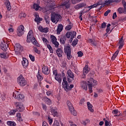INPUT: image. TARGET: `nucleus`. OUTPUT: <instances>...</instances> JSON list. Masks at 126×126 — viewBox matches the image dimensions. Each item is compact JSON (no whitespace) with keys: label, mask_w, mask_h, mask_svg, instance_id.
<instances>
[{"label":"nucleus","mask_w":126,"mask_h":126,"mask_svg":"<svg viewBox=\"0 0 126 126\" xmlns=\"http://www.w3.org/2000/svg\"><path fill=\"white\" fill-rule=\"evenodd\" d=\"M50 39L53 44L55 46V47L59 48L60 44L59 43V42L57 41V37L54 35H51Z\"/></svg>","instance_id":"14"},{"label":"nucleus","mask_w":126,"mask_h":126,"mask_svg":"<svg viewBox=\"0 0 126 126\" xmlns=\"http://www.w3.org/2000/svg\"><path fill=\"white\" fill-rule=\"evenodd\" d=\"M108 4H110V3H112V2H120L121 1V0H107Z\"/></svg>","instance_id":"38"},{"label":"nucleus","mask_w":126,"mask_h":126,"mask_svg":"<svg viewBox=\"0 0 126 126\" xmlns=\"http://www.w3.org/2000/svg\"><path fill=\"white\" fill-rule=\"evenodd\" d=\"M103 121L105 122V126H110V122H109V121L106 120V119H104Z\"/></svg>","instance_id":"53"},{"label":"nucleus","mask_w":126,"mask_h":126,"mask_svg":"<svg viewBox=\"0 0 126 126\" xmlns=\"http://www.w3.org/2000/svg\"><path fill=\"white\" fill-rule=\"evenodd\" d=\"M60 18H61V15H60V14H56L55 13L51 14V21L53 23H56V24H57V23L59 22Z\"/></svg>","instance_id":"6"},{"label":"nucleus","mask_w":126,"mask_h":126,"mask_svg":"<svg viewBox=\"0 0 126 126\" xmlns=\"http://www.w3.org/2000/svg\"><path fill=\"white\" fill-rule=\"evenodd\" d=\"M86 5V4L84 3H79L76 6H75V8L76 9H79V8H81V7H84V6H85Z\"/></svg>","instance_id":"27"},{"label":"nucleus","mask_w":126,"mask_h":126,"mask_svg":"<svg viewBox=\"0 0 126 126\" xmlns=\"http://www.w3.org/2000/svg\"><path fill=\"white\" fill-rule=\"evenodd\" d=\"M71 28H72V25H69L65 27V29L67 31H69V30H70V29H71Z\"/></svg>","instance_id":"49"},{"label":"nucleus","mask_w":126,"mask_h":126,"mask_svg":"<svg viewBox=\"0 0 126 126\" xmlns=\"http://www.w3.org/2000/svg\"><path fill=\"white\" fill-rule=\"evenodd\" d=\"M96 6L98 5H108V0H99L96 3Z\"/></svg>","instance_id":"15"},{"label":"nucleus","mask_w":126,"mask_h":126,"mask_svg":"<svg viewBox=\"0 0 126 126\" xmlns=\"http://www.w3.org/2000/svg\"><path fill=\"white\" fill-rule=\"evenodd\" d=\"M118 55H119V50L116 51L113 54L111 58L112 61H114V60L117 58V57H118Z\"/></svg>","instance_id":"35"},{"label":"nucleus","mask_w":126,"mask_h":126,"mask_svg":"<svg viewBox=\"0 0 126 126\" xmlns=\"http://www.w3.org/2000/svg\"><path fill=\"white\" fill-rule=\"evenodd\" d=\"M15 53L16 55H19L22 52L23 48L19 43H16L14 46Z\"/></svg>","instance_id":"11"},{"label":"nucleus","mask_w":126,"mask_h":126,"mask_svg":"<svg viewBox=\"0 0 126 126\" xmlns=\"http://www.w3.org/2000/svg\"><path fill=\"white\" fill-rule=\"evenodd\" d=\"M45 20L46 21V23L47 24H50V17H49L48 16H45Z\"/></svg>","instance_id":"45"},{"label":"nucleus","mask_w":126,"mask_h":126,"mask_svg":"<svg viewBox=\"0 0 126 126\" xmlns=\"http://www.w3.org/2000/svg\"><path fill=\"white\" fill-rule=\"evenodd\" d=\"M34 20L35 22H36L37 24H39V23H40V21H42V18H40V17H39V14L37 13H34Z\"/></svg>","instance_id":"20"},{"label":"nucleus","mask_w":126,"mask_h":126,"mask_svg":"<svg viewBox=\"0 0 126 126\" xmlns=\"http://www.w3.org/2000/svg\"><path fill=\"white\" fill-rule=\"evenodd\" d=\"M88 42L89 43H91V44L94 45V46H96V42H95V40H93L92 39H89L88 40Z\"/></svg>","instance_id":"43"},{"label":"nucleus","mask_w":126,"mask_h":126,"mask_svg":"<svg viewBox=\"0 0 126 126\" xmlns=\"http://www.w3.org/2000/svg\"><path fill=\"white\" fill-rule=\"evenodd\" d=\"M17 82L18 84H20V86H25L27 85V81L25 80V78L23 77L22 75H20L17 78Z\"/></svg>","instance_id":"7"},{"label":"nucleus","mask_w":126,"mask_h":126,"mask_svg":"<svg viewBox=\"0 0 126 126\" xmlns=\"http://www.w3.org/2000/svg\"><path fill=\"white\" fill-rule=\"evenodd\" d=\"M107 26V24L105 22L101 24V28L104 29L106 28V26Z\"/></svg>","instance_id":"57"},{"label":"nucleus","mask_w":126,"mask_h":126,"mask_svg":"<svg viewBox=\"0 0 126 126\" xmlns=\"http://www.w3.org/2000/svg\"><path fill=\"white\" fill-rule=\"evenodd\" d=\"M48 121L49 125H52V124L53 123V119H52V118H51L50 116H48Z\"/></svg>","instance_id":"48"},{"label":"nucleus","mask_w":126,"mask_h":126,"mask_svg":"<svg viewBox=\"0 0 126 126\" xmlns=\"http://www.w3.org/2000/svg\"><path fill=\"white\" fill-rule=\"evenodd\" d=\"M63 26L62 24H59L58 26V28L57 30L58 35H60L61 34V32L63 31Z\"/></svg>","instance_id":"24"},{"label":"nucleus","mask_w":126,"mask_h":126,"mask_svg":"<svg viewBox=\"0 0 126 126\" xmlns=\"http://www.w3.org/2000/svg\"><path fill=\"white\" fill-rule=\"evenodd\" d=\"M84 102H85V100L84 98H82L79 102V104L80 105H83Z\"/></svg>","instance_id":"58"},{"label":"nucleus","mask_w":126,"mask_h":126,"mask_svg":"<svg viewBox=\"0 0 126 126\" xmlns=\"http://www.w3.org/2000/svg\"><path fill=\"white\" fill-rule=\"evenodd\" d=\"M7 125L9 126H16V123H15L14 121H9L7 122Z\"/></svg>","instance_id":"28"},{"label":"nucleus","mask_w":126,"mask_h":126,"mask_svg":"<svg viewBox=\"0 0 126 126\" xmlns=\"http://www.w3.org/2000/svg\"><path fill=\"white\" fill-rule=\"evenodd\" d=\"M33 51L34 52H35V53H36V54H38V55H40V54H41V51L38 50L37 48H34L33 49Z\"/></svg>","instance_id":"46"},{"label":"nucleus","mask_w":126,"mask_h":126,"mask_svg":"<svg viewBox=\"0 0 126 126\" xmlns=\"http://www.w3.org/2000/svg\"><path fill=\"white\" fill-rule=\"evenodd\" d=\"M110 27H111V24H108L107 25V28H106V33H108L109 34H110V33H111V28H110Z\"/></svg>","instance_id":"36"},{"label":"nucleus","mask_w":126,"mask_h":126,"mask_svg":"<svg viewBox=\"0 0 126 126\" xmlns=\"http://www.w3.org/2000/svg\"><path fill=\"white\" fill-rule=\"evenodd\" d=\"M33 9H35V10H41V7H40V6H39L38 4H37L36 3L33 4Z\"/></svg>","instance_id":"32"},{"label":"nucleus","mask_w":126,"mask_h":126,"mask_svg":"<svg viewBox=\"0 0 126 126\" xmlns=\"http://www.w3.org/2000/svg\"><path fill=\"white\" fill-rule=\"evenodd\" d=\"M51 114L54 117L58 116V109L56 108H52L51 109Z\"/></svg>","instance_id":"23"},{"label":"nucleus","mask_w":126,"mask_h":126,"mask_svg":"<svg viewBox=\"0 0 126 126\" xmlns=\"http://www.w3.org/2000/svg\"><path fill=\"white\" fill-rule=\"evenodd\" d=\"M19 16L20 18H22V17H26V14H25V13H21L19 14Z\"/></svg>","instance_id":"50"},{"label":"nucleus","mask_w":126,"mask_h":126,"mask_svg":"<svg viewBox=\"0 0 126 126\" xmlns=\"http://www.w3.org/2000/svg\"><path fill=\"white\" fill-rule=\"evenodd\" d=\"M37 78L38 80H43V77L40 75V74H38L37 75Z\"/></svg>","instance_id":"54"},{"label":"nucleus","mask_w":126,"mask_h":126,"mask_svg":"<svg viewBox=\"0 0 126 126\" xmlns=\"http://www.w3.org/2000/svg\"><path fill=\"white\" fill-rule=\"evenodd\" d=\"M45 2H47L46 6L48 9H46L45 10H51L54 8H63V9H66L69 7V0H63L61 4L57 6L54 0H46Z\"/></svg>","instance_id":"1"},{"label":"nucleus","mask_w":126,"mask_h":126,"mask_svg":"<svg viewBox=\"0 0 126 126\" xmlns=\"http://www.w3.org/2000/svg\"><path fill=\"white\" fill-rule=\"evenodd\" d=\"M29 58H30L31 61H32V62H34L35 61V57L32 56V55L30 54Z\"/></svg>","instance_id":"47"},{"label":"nucleus","mask_w":126,"mask_h":126,"mask_svg":"<svg viewBox=\"0 0 126 126\" xmlns=\"http://www.w3.org/2000/svg\"><path fill=\"white\" fill-rule=\"evenodd\" d=\"M77 43H78V39L76 38L73 40L72 43V46H73V47H75V46L77 45Z\"/></svg>","instance_id":"39"},{"label":"nucleus","mask_w":126,"mask_h":126,"mask_svg":"<svg viewBox=\"0 0 126 126\" xmlns=\"http://www.w3.org/2000/svg\"><path fill=\"white\" fill-rule=\"evenodd\" d=\"M67 105L72 115L73 116H77V112H76V111L74 110V108H73V106H72V104H71V102L68 100L67 101Z\"/></svg>","instance_id":"9"},{"label":"nucleus","mask_w":126,"mask_h":126,"mask_svg":"<svg viewBox=\"0 0 126 126\" xmlns=\"http://www.w3.org/2000/svg\"><path fill=\"white\" fill-rule=\"evenodd\" d=\"M89 123H90V121L88 119H87L85 121H81V124H82V125H83L84 126H86V125L87 124H89Z\"/></svg>","instance_id":"37"},{"label":"nucleus","mask_w":126,"mask_h":126,"mask_svg":"<svg viewBox=\"0 0 126 126\" xmlns=\"http://www.w3.org/2000/svg\"><path fill=\"white\" fill-rule=\"evenodd\" d=\"M42 126H49V125L47 124V122H43L42 123Z\"/></svg>","instance_id":"64"},{"label":"nucleus","mask_w":126,"mask_h":126,"mask_svg":"<svg viewBox=\"0 0 126 126\" xmlns=\"http://www.w3.org/2000/svg\"><path fill=\"white\" fill-rule=\"evenodd\" d=\"M96 85H97V81L94 80L92 78H91L87 82L82 81L81 83V87L82 89L87 91V86H88L90 93H92L93 92L92 87L93 86H95Z\"/></svg>","instance_id":"2"},{"label":"nucleus","mask_w":126,"mask_h":126,"mask_svg":"<svg viewBox=\"0 0 126 126\" xmlns=\"http://www.w3.org/2000/svg\"><path fill=\"white\" fill-rule=\"evenodd\" d=\"M56 54L59 58H62L63 56V50H62L60 48H58L56 50Z\"/></svg>","instance_id":"26"},{"label":"nucleus","mask_w":126,"mask_h":126,"mask_svg":"<svg viewBox=\"0 0 126 126\" xmlns=\"http://www.w3.org/2000/svg\"><path fill=\"white\" fill-rule=\"evenodd\" d=\"M87 7H88V8H89L88 9V11H89V10H90V9H92V8H94V7H97V5L95 3L93 5H91V6H90L88 7H86L85 8H87Z\"/></svg>","instance_id":"40"},{"label":"nucleus","mask_w":126,"mask_h":126,"mask_svg":"<svg viewBox=\"0 0 126 126\" xmlns=\"http://www.w3.org/2000/svg\"><path fill=\"white\" fill-rule=\"evenodd\" d=\"M64 52L65 54L67 60L70 61L72 59V55H71V48L69 46H66L64 48Z\"/></svg>","instance_id":"5"},{"label":"nucleus","mask_w":126,"mask_h":126,"mask_svg":"<svg viewBox=\"0 0 126 126\" xmlns=\"http://www.w3.org/2000/svg\"><path fill=\"white\" fill-rule=\"evenodd\" d=\"M55 79L57 80V81L59 82V83H62V78H61V75H57L55 76Z\"/></svg>","instance_id":"33"},{"label":"nucleus","mask_w":126,"mask_h":126,"mask_svg":"<svg viewBox=\"0 0 126 126\" xmlns=\"http://www.w3.org/2000/svg\"><path fill=\"white\" fill-rule=\"evenodd\" d=\"M16 112H17L16 109L12 110L9 112V114H10L11 116H13V115H15V113H16Z\"/></svg>","instance_id":"42"},{"label":"nucleus","mask_w":126,"mask_h":126,"mask_svg":"<svg viewBox=\"0 0 126 126\" xmlns=\"http://www.w3.org/2000/svg\"><path fill=\"white\" fill-rule=\"evenodd\" d=\"M87 106L88 109L92 112H94V110H93V106L91 104H90V102H87Z\"/></svg>","instance_id":"34"},{"label":"nucleus","mask_w":126,"mask_h":126,"mask_svg":"<svg viewBox=\"0 0 126 126\" xmlns=\"http://www.w3.org/2000/svg\"><path fill=\"white\" fill-rule=\"evenodd\" d=\"M12 97L15 98V99H17L18 100H22L23 99H24V95L20 94L19 92L17 91H14L13 92Z\"/></svg>","instance_id":"8"},{"label":"nucleus","mask_w":126,"mask_h":126,"mask_svg":"<svg viewBox=\"0 0 126 126\" xmlns=\"http://www.w3.org/2000/svg\"><path fill=\"white\" fill-rule=\"evenodd\" d=\"M78 57L81 58V57H82V56H83V53L82 52H81V51H79L78 53Z\"/></svg>","instance_id":"56"},{"label":"nucleus","mask_w":126,"mask_h":126,"mask_svg":"<svg viewBox=\"0 0 126 126\" xmlns=\"http://www.w3.org/2000/svg\"><path fill=\"white\" fill-rule=\"evenodd\" d=\"M123 39V37H121V38L119 40V44H124V40Z\"/></svg>","instance_id":"62"},{"label":"nucleus","mask_w":126,"mask_h":126,"mask_svg":"<svg viewBox=\"0 0 126 126\" xmlns=\"http://www.w3.org/2000/svg\"><path fill=\"white\" fill-rule=\"evenodd\" d=\"M5 4L6 6V8H7V10H10L11 9V6L10 5V2L8 0H5Z\"/></svg>","instance_id":"25"},{"label":"nucleus","mask_w":126,"mask_h":126,"mask_svg":"<svg viewBox=\"0 0 126 126\" xmlns=\"http://www.w3.org/2000/svg\"><path fill=\"white\" fill-rule=\"evenodd\" d=\"M45 101L46 103H47V104H48V105H51V104H52V101L49 98H48L47 97L45 98Z\"/></svg>","instance_id":"41"},{"label":"nucleus","mask_w":126,"mask_h":126,"mask_svg":"<svg viewBox=\"0 0 126 126\" xmlns=\"http://www.w3.org/2000/svg\"><path fill=\"white\" fill-rule=\"evenodd\" d=\"M24 27L23 25H21L18 27L17 30V35L19 37H21L22 35L24 34Z\"/></svg>","instance_id":"12"},{"label":"nucleus","mask_w":126,"mask_h":126,"mask_svg":"<svg viewBox=\"0 0 126 126\" xmlns=\"http://www.w3.org/2000/svg\"><path fill=\"white\" fill-rule=\"evenodd\" d=\"M69 123L70 124V126H77L76 125L72 123V122L71 121H69Z\"/></svg>","instance_id":"63"},{"label":"nucleus","mask_w":126,"mask_h":126,"mask_svg":"<svg viewBox=\"0 0 126 126\" xmlns=\"http://www.w3.org/2000/svg\"><path fill=\"white\" fill-rule=\"evenodd\" d=\"M27 42L28 43H30V42H32V44L35 46H36V47H40V44L38 43L37 40H36V38H35V37H34L33 36V31L32 30L30 31L28 34Z\"/></svg>","instance_id":"3"},{"label":"nucleus","mask_w":126,"mask_h":126,"mask_svg":"<svg viewBox=\"0 0 126 126\" xmlns=\"http://www.w3.org/2000/svg\"><path fill=\"white\" fill-rule=\"evenodd\" d=\"M0 98L3 101H4V100H5V94H1Z\"/></svg>","instance_id":"59"},{"label":"nucleus","mask_w":126,"mask_h":126,"mask_svg":"<svg viewBox=\"0 0 126 126\" xmlns=\"http://www.w3.org/2000/svg\"><path fill=\"white\" fill-rule=\"evenodd\" d=\"M41 32L43 33H48V32H49V30L48 28H43Z\"/></svg>","instance_id":"55"},{"label":"nucleus","mask_w":126,"mask_h":126,"mask_svg":"<svg viewBox=\"0 0 126 126\" xmlns=\"http://www.w3.org/2000/svg\"><path fill=\"white\" fill-rule=\"evenodd\" d=\"M112 113L113 114H114V117H119V116H120V114H120V112H119V110L118 109L113 110Z\"/></svg>","instance_id":"31"},{"label":"nucleus","mask_w":126,"mask_h":126,"mask_svg":"<svg viewBox=\"0 0 126 126\" xmlns=\"http://www.w3.org/2000/svg\"><path fill=\"white\" fill-rule=\"evenodd\" d=\"M15 105L16 107V110L18 111V112H23V111H24L25 108L22 103L16 102L15 103Z\"/></svg>","instance_id":"13"},{"label":"nucleus","mask_w":126,"mask_h":126,"mask_svg":"<svg viewBox=\"0 0 126 126\" xmlns=\"http://www.w3.org/2000/svg\"><path fill=\"white\" fill-rule=\"evenodd\" d=\"M22 64L24 67V68H27L28 67V64H29V62H28V60L26 58H23V60L21 62Z\"/></svg>","instance_id":"17"},{"label":"nucleus","mask_w":126,"mask_h":126,"mask_svg":"<svg viewBox=\"0 0 126 126\" xmlns=\"http://www.w3.org/2000/svg\"><path fill=\"white\" fill-rule=\"evenodd\" d=\"M63 87L64 88L65 91H69L71 90L72 88L74 87V85H70V86L67 84V81H66V78L65 77L63 78V81L62 82Z\"/></svg>","instance_id":"4"},{"label":"nucleus","mask_w":126,"mask_h":126,"mask_svg":"<svg viewBox=\"0 0 126 126\" xmlns=\"http://www.w3.org/2000/svg\"><path fill=\"white\" fill-rule=\"evenodd\" d=\"M90 71V68L88 67V65H86L83 70V75H82V78H85V75H86V74H87V73H88V72H89Z\"/></svg>","instance_id":"16"},{"label":"nucleus","mask_w":126,"mask_h":126,"mask_svg":"<svg viewBox=\"0 0 126 126\" xmlns=\"http://www.w3.org/2000/svg\"><path fill=\"white\" fill-rule=\"evenodd\" d=\"M67 77H69V78H71L72 79V80H73V79H74V74L73 72H72V71H71V70H68L67 71Z\"/></svg>","instance_id":"19"},{"label":"nucleus","mask_w":126,"mask_h":126,"mask_svg":"<svg viewBox=\"0 0 126 126\" xmlns=\"http://www.w3.org/2000/svg\"><path fill=\"white\" fill-rule=\"evenodd\" d=\"M16 117L19 122H22V121H23V120L22 119V117H21V114L20 113H17Z\"/></svg>","instance_id":"30"},{"label":"nucleus","mask_w":126,"mask_h":126,"mask_svg":"<svg viewBox=\"0 0 126 126\" xmlns=\"http://www.w3.org/2000/svg\"><path fill=\"white\" fill-rule=\"evenodd\" d=\"M8 56V54L5 53H1L0 54V58H2V59H7Z\"/></svg>","instance_id":"29"},{"label":"nucleus","mask_w":126,"mask_h":126,"mask_svg":"<svg viewBox=\"0 0 126 126\" xmlns=\"http://www.w3.org/2000/svg\"><path fill=\"white\" fill-rule=\"evenodd\" d=\"M53 126H60V124L58 121L55 120L53 123Z\"/></svg>","instance_id":"52"},{"label":"nucleus","mask_w":126,"mask_h":126,"mask_svg":"<svg viewBox=\"0 0 126 126\" xmlns=\"http://www.w3.org/2000/svg\"><path fill=\"white\" fill-rule=\"evenodd\" d=\"M42 71L44 74H46L48 75L49 73H50V71H49V68L47 66H44L42 68Z\"/></svg>","instance_id":"21"},{"label":"nucleus","mask_w":126,"mask_h":126,"mask_svg":"<svg viewBox=\"0 0 126 126\" xmlns=\"http://www.w3.org/2000/svg\"><path fill=\"white\" fill-rule=\"evenodd\" d=\"M111 12V10H107L105 13H104V16H107L109 13Z\"/></svg>","instance_id":"60"},{"label":"nucleus","mask_w":126,"mask_h":126,"mask_svg":"<svg viewBox=\"0 0 126 126\" xmlns=\"http://www.w3.org/2000/svg\"><path fill=\"white\" fill-rule=\"evenodd\" d=\"M42 41H43V43L45 44V45H47V44H48V43H49V41H48V40L47 39H46V38H45V37L42 38Z\"/></svg>","instance_id":"51"},{"label":"nucleus","mask_w":126,"mask_h":126,"mask_svg":"<svg viewBox=\"0 0 126 126\" xmlns=\"http://www.w3.org/2000/svg\"><path fill=\"white\" fill-rule=\"evenodd\" d=\"M0 46L1 47V50H2V51H7V47H8V45L7 43L3 41L1 43V44H0Z\"/></svg>","instance_id":"18"},{"label":"nucleus","mask_w":126,"mask_h":126,"mask_svg":"<svg viewBox=\"0 0 126 126\" xmlns=\"http://www.w3.org/2000/svg\"><path fill=\"white\" fill-rule=\"evenodd\" d=\"M47 48L49 49L50 52L51 53V54H53L54 53V51L53 50V48H52V46L49 44H47Z\"/></svg>","instance_id":"44"},{"label":"nucleus","mask_w":126,"mask_h":126,"mask_svg":"<svg viewBox=\"0 0 126 126\" xmlns=\"http://www.w3.org/2000/svg\"><path fill=\"white\" fill-rule=\"evenodd\" d=\"M117 12L119 13V14H122L124 13V14H126V7L124 9L122 7H120L117 9Z\"/></svg>","instance_id":"22"},{"label":"nucleus","mask_w":126,"mask_h":126,"mask_svg":"<svg viewBox=\"0 0 126 126\" xmlns=\"http://www.w3.org/2000/svg\"><path fill=\"white\" fill-rule=\"evenodd\" d=\"M53 75H55V76H56V75H58V70H54L53 71Z\"/></svg>","instance_id":"61"},{"label":"nucleus","mask_w":126,"mask_h":126,"mask_svg":"<svg viewBox=\"0 0 126 126\" xmlns=\"http://www.w3.org/2000/svg\"><path fill=\"white\" fill-rule=\"evenodd\" d=\"M66 36L68 39L70 38L69 41L71 42L74 37L76 36V32H68L66 34Z\"/></svg>","instance_id":"10"}]
</instances>
